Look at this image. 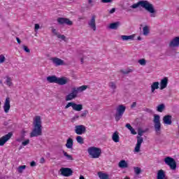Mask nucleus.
<instances>
[{
	"mask_svg": "<svg viewBox=\"0 0 179 179\" xmlns=\"http://www.w3.org/2000/svg\"><path fill=\"white\" fill-rule=\"evenodd\" d=\"M137 40H138L139 41H141L142 40V38L141 36H138L137 37Z\"/></svg>",
	"mask_w": 179,
	"mask_h": 179,
	"instance_id": "61",
	"label": "nucleus"
},
{
	"mask_svg": "<svg viewBox=\"0 0 179 179\" xmlns=\"http://www.w3.org/2000/svg\"><path fill=\"white\" fill-rule=\"evenodd\" d=\"M120 26H121V22L120 21H117L110 23L109 24V29H110L111 30H117L118 27H120Z\"/></svg>",
	"mask_w": 179,
	"mask_h": 179,
	"instance_id": "22",
	"label": "nucleus"
},
{
	"mask_svg": "<svg viewBox=\"0 0 179 179\" xmlns=\"http://www.w3.org/2000/svg\"><path fill=\"white\" fill-rule=\"evenodd\" d=\"M69 107H72L74 111H82L83 110V104H77L75 102H69L64 107L65 110L69 108Z\"/></svg>",
	"mask_w": 179,
	"mask_h": 179,
	"instance_id": "7",
	"label": "nucleus"
},
{
	"mask_svg": "<svg viewBox=\"0 0 179 179\" xmlns=\"http://www.w3.org/2000/svg\"><path fill=\"white\" fill-rule=\"evenodd\" d=\"M138 64H140V65H146V60L145 59H141L138 60Z\"/></svg>",
	"mask_w": 179,
	"mask_h": 179,
	"instance_id": "45",
	"label": "nucleus"
},
{
	"mask_svg": "<svg viewBox=\"0 0 179 179\" xmlns=\"http://www.w3.org/2000/svg\"><path fill=\"white\" fill-rule=\"evenodd\" d=\"M87 152L92 159H99L101 156V149L97 147H90Z\"/></svg>",
	"mask_w": 179,
	"mask_h": 179,
	"instance_id": "3",
	"label": "nucleus"
},
{
	"mask_svg": "<svg viewBox=\"0 0 179 179\" xmlns=\"http://www.w3.org/2000/svg\"><path fill=\"white\" fill-rule=\"evenodd\" d=\"M16 40L18 44H20V43H22V41H20V38H19V37H17Z\"/></svg>",
	"mask_w": 179,
	"mask_h": 179,
	"instance_id": "60",
	"label": "nucleus"
},
{
	"mask_svg": "<svg viewBox=\"0 0 179 179\" xmlns=\"http://www.w3.org/2000/svg\"><path fill=\"white\" fill-rule=\"evenodd\" d=\"M112 140L113 141V142H115V143H118V142H120V135L118 131H115L113 134Z\"/></svg>",
	"mask_w": 179,
	"mask_h": 179,
	"instance_id": "25",
	"label": "nucleus"
},
{
	"mask_svg": "<svg viewBox=\"0 0 179 179\" xmlns=\"http://www.w3.org/2000/svg\"><path fill=\"white\" fill-rule=\"evenodd\" d=\"M57 38H61L63 41H66V36H65V35H61L59 34V35H57Z\"/></svg>",
	"mask_w": 179,
	"mask_h": 179,
	"instance_id": "41",
	"label": "nucleus"
},
{
	"mask_svg": "<svg viewBox=\"0 0 179 179\" xmlns=\"http://www.w3.org/2000/svg\"><path fill=\"white\" fill-rule=\"evenodd\" d=\"M134 171L136 174V176H139L142 173V169L139 168L138 166H134Z\"/></svg>",
	"mask_w": 179,
	"mask_h": 179,
	"instance_id": "33",
	"label": "nucleus"
},
{
	"mask_svg": "<svg viewBox=\"0 0 179 179\" xmlns=\"http://www.w3.org/2000/svg\"><path fill=\"white\" fill-rule=\"evenodd\" d=\"M27 133V131H26L24 129H22L21 131V136L22 138H24V136H26V134Z\"/></svg>",
	"mask_w": 179,
	"mask_h": 179,
	"instance_id": "48",
	"label": "nucleus"
},
{
	"mask_svg": "<svg viewBox=\"0 0 179 179\" xmlns=\"http://www.w3.org/2000/svg\"><path fill=\"white\" fill-rule=\"evenodd\" d=\"M89 114V110H84L80 115L81 118H86V116Z\"/></svg>",
	"mask_w": 179,
	"mask_h": 179,
	"instance_id": "37",
	"label": "nucleus"
},
{
	"mask_svg": "<svg viewBox=\"0 0 179 179\" xmlns=\"http://www.w3.org/2000/svg\"><path fill=\"white\" fill-rule=\"evenodd\" d=\"M80 179H85V177L83 176H80Z\"/></svg>",
	"mask_w": 179,
	"mask_h": 179,
	"instance_id": "62",
	"label": "nucleus"
},
{
	"mask_svg": "<svg viewBox=\"0 0 179 179\" xmlns=\"http://www.w3.org/2000/svg\"><path fill=\"white\" fill-rule=\"evenodd\" d=\"M76 141H77L78 143H80V145H83V143H85V141L83 139V137H82L80 136H78L76 137Z\"/></svg>",
	"mask_w": 179,
	"mask_h": 179,
	"instance_id": "34",
	"label": "nucleus"
},
{
	"mask_svg": "<svg viewBox=\"0 0 179 179\" xmlns=\"http://www.w3.org/2000/svg\"><path fill=\"white\" fill-rule=\"evenodd\" d=\"M136 139L137 143L134 148V152H136V153H139L141 152V146H142V143H143V138L141 136H137Z\"/></svg>",
	"mask_w": 179,
	"mask_h": 179,
	"instance_id": "12",
	"label": "nucleus"
},
{
	"mask_svg": "<svg viewBox=\"0 0 179 179\" xmlns=\"http://www.w3.org/2000/svg\"><path fill=\"white\" fill-rule=\"evenodd\" d=\"M30 166H31V167H36V162H34V161L31 162Z\"/></svg>",
	"mask_w": 179,
	"mask_h": 179,
	"instance_id": "54",
	"label": "nucleus"
},
{
	"mask_svg": "<svg viewBox=\"0 0 179 179\" xmlns=\"http://www.w3.org/2000/svg\"><path fill=\"white\" fill-rule=\"evenodd\" d=\"M4 113H9V110H10V99L9 97L6 99L4 106H3Z\"/></svg>",
	"mask_w": 179,
	"mask_h": 179,
	"instance_id": "14",
	"label": "nucleus"
},
{
	"mask_svg": "<svg viewBox=\"0 0 179 179\" xmlns=\"http://www.w3.org/2000/svg\"><path fill=\"white\" fill-rule=\"evenodd\" d=\"M120 72L124 75H128V73H131V72H132V69L121 70Z\"/></svg>",
	"mask_w": 179,
	"mask_h": 179,
	"instance_id": "39",
	"label": "nucleus"
},
{
	"mask_svg": "<svg viewBox=\"0 0 179 179\" xmlns=\"http://www.w3.org/2000/svg\"><path fill=\"white\" fill-rule=\"evenodd\" d=\"M62 153H63L64 157H66V160H71V162L73 161V157H72V155L68 154V152H65V150H62Z\"/></svg>",
	"mask_w": 179,
	"mask_h": 179,
	"instance_id": "30",
	"label": "nucleus"
},
{
	"mask_svg": "<svg viewBox=\"0 0 179 179\" xmlns=\"http://www.w3.org/2000/svg\"><path fill=\"white\" fill-rule=\"evenodd\" d=\"M6 60V58H5V56L3 55H0V64H3L5 61Z\"/></svg>",
	"mask_w": 179,
	"mask_h": 179,
	"instance_id": "42",
	"label": "nucleus"
},
{
	"mask_svg": "<svg viewBox=\"0 0 179 179\" xmlns=\"http://www.w3.org/2000/svg\"><path fill=\"white\" fill-rule=\"evenodd\" d=\"M126 128H127V129H129V131L133 128L132 126H131V124L127 123L125 125Z\"/></svg>",
	"mask_w": 179,
	"mask_h": 179,
	"instance_id": "51",
	"label": "nucleus"
},
{
	"mask_svg": "<svg viewBox=\"0 0 179 179\" xmlns=\"http://www.w3.org/2000/svg\"><path fill=\"white\" fill-rule=\"evenodd\" d=\"M167 85H169V78L167 77H165L162 80H161L160 90H163L164 89H166V87H167Z\"/></svg>",
	"mask_w": 179,
	"mask_h": 179,
	"instance_id": "17",
	"label": "nucleus"
},
{
	"mask_svg": "<svg viewBox=\"0 0 179 179\" xmlns=\"http://www.w3.org/2000/svg\"><path fill=\"white\" fill-rule=\"evenodd\" d=\"M149 33H150V31L149 30V27L145 25L143 28V36H148V34H149Z\"/></svg>",
	"mask_w": 179,
	"mask_h": 179,
	"instance_id": "31",
	"label": "nucleus"
},
{
	"mask_svg": "<svg viewBox=\"0 0 179 179\" xmlns=\"http://www.w3.org/2000/svg\"><path fill=\"white\" fill-rule=\"evenodd\" d=\"M40 163H41L42 164H43V163H45V159H44V157L41 158Z\"/></svg>",
	"mask_w": 179,
	"mask_h": 179,
	"instance_id": "59",
	"label": "nucleus"
},
{
	"mask_svg": "<svg viewBox=\"0 0 179 179\" xmlns=\"http://www.w3.org/2000/svg\"><path fill=\"white\" fill-rule=\"evenodd\" d=\"M130 131L132 135H136V131H135V129H134V127H131V129H130Z\"/></svg>",
	"mask_w": 179,
	"mask_h": 179,
	"instance_id": "52",
	"label": "nucleus"
},
{
	"mask_svg": "<svg viewBox=\"0 0 179 179\" xmlns=\"http://www.w3.org/2000/svg\"><path fill=\"white\" fill-rule=\"evenodd\" d=\"M66 148H67V149H72V148H73V139L69 138L66 140Z\"/></svg>",
	"mask_w": 179,
	"mask_h": 179,
	"instance_id": "26",
	"label": "nucleus"
},
{
	"mask_svg": "<svg viewBox=\"0 0 179 179\" xmlns=\"http://www.w3.org/2000/svg\"><path fill=\"white\" fill-rule=\"evenodd\" d=\"M114 0H101L102 3H111Z\"/></svg>",
	"mask_w": 179,
	"mask_h": 179,
	"instance_id": "47",
	"label": "nucleus"
},
{
	"mask_svg": "<svg viewBox=\"0 0 179 179\" xmlns=\"http://www.w3.org/2000/svg\"><path fill=\"white\" fill-rule=\"evenodd\" d=\"M130 8L131 9H138V8H143V9L146 10L147 12L150 13L151 17H156V13H157L153 4L150 3V2L146 0H140L137 3L130 6Z\"/></svg>",
	"mask_w": 179,
	"mask_h": 179,
	"instance_id": "1",
	"label": "nucleus"
},
{
	"mask_svg": "<svg viewBox=\"0 0 179 179\" xmlns=\"http://www.w3.org/2000/svg\"><path fill=\"white\" fill-rule=\"evenodd\" d=\"M136 107V102H133L131 105V108H135Z\"/></svg>",
	"mask_w": 179,
	"mask_h": 179,
	"instance_id": "56",
	"label": "nucleus"
},
{
	"mask_svg": "<svg viewBox=\"0 0 179 179\" xmlns=\"http://www.w3.org/2000/svg\"><path fill=\"white\" fill-rule=\"evenodd\" d=\"M172 118L173 117L170 115H166L164 116L163 117L164 124L166 125H171V124H173V121L171 120Z\"/></svg>",
	"mask_w": 179,
	"mask_h": 179,
	"instance_id": "15",
	"label": "nucleus"
},
{
	"mask_svg": "<svg viewBox=\"0 0 179 179\" xmlns=\"http://www.w3.org/2000/svg\"><path fill=\"white\" fill-rule=\"evenodd\" d=\"M34 125V129L30 134V137L41 136V135H43V126H41V117L40 116L36 117Z\"/></svg>",
	"mask_w": 179,
	"mask_h": 179,
	"instance_id": "2",
	"label": "nucleus"
},
{
	"mask_svg": "<svg viewBox=\"0 0 179 179\" xmlns=\"http://www.w3.org/2000/svg\"><path fill=\"white\" fill-rule=\"evenodd\" d=\"M68 83V78L66 77H62L57 78V85L60 86H64Z\"/></svg>",
	"mask_w": 179,
	"mask_h": 179,
	"instance_id": "21",
	"label": "nucleus"
},
{
	"mask_svg": "<svg viewBox=\"0 0 179 179\" xmlns=\"http://www.w3.org/2000/svg\"><path fill=\"white\" fill-rule=\"evenodd\" d=\"M169 47H179V36L175 37L169 43Z\"/></svg>",
	"mask_w": 179,
	"mask_h": 179,
	"instance_id": "20",
	"label": "nucleus"
},
{
	"mask_svg": "<svg viewBox=\"0 0 179 179\" xmlns=\"http://www.w3.org/2000/svg\"><path fill=\"white\" fill-rule=\"evenodd\" d=\"M22 141H24V137H22V136H20V138L16 139L17 142H22Z\"/></svg>",
	"mask_w": 179,
	"mask_h": 179,
	"instance_id": "50",
	"label": "nucleus"
},
{
	"mask_svg": "<svg viewBox=\"0 0 179 179\" xmlns=\"http://www.w3.org/2000/svg\"><path fill=\"white\" fill-rule=\"evenodd\" d=\"M29 143H30V140L27 139L24 141H22V146H27V145H29Z\"/></svg>",
	"mask_w": 179,
	"mask_h": 179,
	"instance_id": "44",
	"label": "nucleus"
},
{
	"mask_svg": "<svg viewBox=\"0 0 179 179\" xmlns=\"http://www.w3.org/2000/svg\"><path fill=\"white\" fill-rule=\"evenodd\" d=\"M38 29H40V24H35V27H34L35 31H37V30H38Z\"/></svg>",
	"mask_w": 179,
	"mask_h": 179,
	"instance_id": "53",
	"label": "nucleus"
},
{
	"mask_svg": "<svg viewBox=\"0 0 179 179\" xmlns=\"http://www.w3.org/2000/svg\"><path fill=\"white\" fill-rule=\"evenodd\" d=\"M75 128V132L76 134H77V135H82L83 134H86V127H85V125H77Z\"/></svg>",
	"mask_w": 179,
	"mask_h": 179,
	"instance_id": "13",
	"label": "nucleus"
},
{
	"mask_svg": "<svg viewBox=\"0 0 179 179\" xmlns=\"http://www.w3.org/2000/svg\"><path fill=\"white\" fill-rule=\"evenodd\" d=\"M46 79L49 83H58V77L56 76H49Z\"/></svg>",
	"mask_w": 179,
	"mask_h": 179,
	"instance_id": "23",
	"label": "nucleus"
},
{
	"mask_svg": "<svg viewBox=\"0 0 179 179\" xmlns=\"http://www.w3.org/2000/svg\"><path fill=\"white\" fill-rule=\"evenodd\" d=\"M145 132H146V131L143 130L142 129L139 128L138 130V135L137 136H140L142 137L143 136V134H145Z\"/></svg>",
	"mask_w": 179,
	"mask_h": 179,
	"instance_id": "36",
	"label": "nucleus"
},
{
	"mask_svg": "<svg viewBox=\"0 0 179 179\" xmlns=\"http://www.w3.org/2000/svg\"><path fill=\"white\" fill-rule=\"evenodd\" d=\"M115 12V8H113L110 11L109 13L113 14Z\"/></svg>",
	"mask_w": 179,
	"mask_h": 179,
	"instance_id": "57",
	"label": "nucleus"
},
{
	"mask_svg": "<svg viewBox=\"0 0 179 179\" xmlns=\"http://www.w3.org/2000/svg\"><path fill=\"white\" fill-rule=\"evenodd\" d=\"M164 110H166V105L164 103H161L157 106V111L158 113H163Z\"/></svg>",
	"mask_w": 179,
	"mask_h": 179,
	"instance_id": "28",
	"label": "nucleus"
},
{
	"mask_svg": "<svg viewBox=\"0 0 179 179\" xmlns=\"http://www.w3.org/2000/svg\"><path fill=\"white\" fill-rule=\"evenodd\" d=\"M76 97H78V91L76 90V87H73L71 92L66 96L65 100L66 101H71V100H73Z\"/></svg>",
	"mask_w": 179,
	"mask_h": 179,
	"instance_id": "9",
	"label": "nucleus"
},
{
	"mask_svg": "<svg viewBox=\"0 0 179 179\" xmlns=\"http://www.w3.org/2000/svg\"><path fill=\"white\" fill-rule=\"evenodd\" d=\"M125 110H127V106L124 105H119L117 107L116 113L115 114V119L117 122H118V121L122 118V115H124Z\"/></svg>",
	"mask_w": 179,
	"mask_h": 179,
	"instance_id": "5",
	"label": "nucleus"
},
{
	"mask_svg": "<svg viewBox=\"0 0 179 179\" xmlns=\"http://www.w3.org/2000/svg\"><path fill=\"white\" fill-rule=\"evenodd\" d=\"M12 80L10 79V78L8 77L6 82L7 83V86H12L13 83H12Z\"/></svg>",
	"mask_w": 179,
	"mask_h": 179,
	"instance_id": "40",
	"label": "nucleus"
},
{
	"mask_svg": "<svg viewBox=\"0 0 179 179\" xmlns=\"http://www.w3.org/2000/svg\"><path fill=\"white\" fill-rule=\"evenodd\" d=\"M109 87L110 89H113V90H115V89H117V85L113 82L109 83Z\"/></svg>",
	"mask_w": 179,
	"mask_h": 179,
	"instance_id": "38",
	"label": "nucleus"
},
{
	"mask_svg": "<svg viewBox=\"0 0 179 179\" xmlns=\"http://www.w3.org/2000/svg\"><path fill=\"white\" fill-rule=\"evenodd\" d=\"M52 33H53V34H55V36H57V37H58L59 34L58 32H57V29H52Z\"/></svg>",
	"mask_w": 179,
	"mask_h": 179,
	"instance_id": "49",
	"label": "nucleus"
},
{
	"mask_svg": "<svg viewBox=\"0 0 179 179\" xmlns=\"http://www.w3.org/2000/svg\"><path fill=\"white\" fill-rule=\"evenodd\" d=\"M18 173L22 174L23 173V170H26V165H22L18 167Z\"/></svg>",
	"mask_w": 179,
	"mask_h": 179,
	"instance_id": "35",
	"label": "nucleus"
},
{
	"mask_svg": "<svg viewBox=\"0 0 179 179\" xmlns=\"http://www.w3.org/2000/svg\"><path fill=\"white\" fill-rule=\"evenodd\" d=\"M157 179H167V178H166V172L163 169H160L157 171Z\"/></svg>",
	"mask_w": 179,
	"mask_h": 179,
	"instance_id": "19",
	"label": "nucleus"
},
{
	"mask_svg": "<svg viewBox=\"0 0 179 179\" xmlns=\"http://www.w3.org/2000/svg\"><path fill=\"white\" fill-rule=\"evenodd\" d=\"M61 176L63 177H71L73 174V171L71 168H64L62 167L60 169Z\"/></svg>",
	"mask_w": 179,
	"mask_h": 179,
	"instance_id": "10",
	"label": "nucleus"
},
{
	"mask_svg": "<svg viewBox=\"0 0 179 179\" xmlns=\"http://www.w3.org/2000/svg\"><path fill=\"white\" fill-rule=\"evenodd\" d=\"M154 128L157 135H160L162 134V123L160 122V115H154Z\"/></svg>",
	"mask_w": 179,
	"mask_h": 179,
	"instance_id": "4",
	"label": "nucleus"
},
{
	"mask_svg": "<svg viewBox=\"0 0 179 179\" xmlns=\"http://www.w3.org/2000/svg\"><path fill=\"white\" fill-rule=\"evenodd\" d=\"M165 164H167L171 169V170H176L177 169V162L176 159L171 157H166L164 159Z\"/></svg>",
	"mask_w": 179,
	"mask_h": 179,
	"instance_id": "6",
	"label": "nucleus"
},
{
	"mask_svg": "<svg viewBox=\"0 0 179 179\" xmlns=\"http://www.w3.org/2000/svg\"><path fill=\"white\" fill-rule=\"evenodd\" d=\"M52 62L53 64H55V66H61V65H64V60H62L58 57L52 58Z\"/></svg>",
	"mask_w": 179,
	"mask_h": 179,
	"instance_id": "16",
	"label": "nucleus"
},
{
	"mask_svg": "<svg viewBox=\"0 0 179 179\" xmlns=\"http://www.w3.org/2000/svg\"><path fill=\"white\" fill-rule=\"evenodd\" d=\"M80 62H81V64H83V58L80 59Z\"/></svg>",
	"mask_w": 179,
	"mask_h": 179,
	"instance_id": "63",
	"label": "nucleus"
},
{
	"mask_svg": "<svg viewBox=\"0 0 179 179\" xmlns=\"http://www.w3.org/2000/svg\"><path fill=\"white\" fill-rule=\"evenodd\" d=\"M144 111H146V113H152V109H149V108H146L145 110H144Z\"/></svg>",
	"mask_w": 179,
	"mask_h": 179,
	"instance_id": "58",
	"label": "nucleus"
},
{
	"mask_svg": "<svg viewBox=\"0 0 179 179\" xmlns=\"http://www.w3.org/2000/svg\"><path fill=\"white\" fill-rule=\"evenodd\" d=\"M10 120H8V121H6L3 122V125L4 127H8V125H9V122H10Z\"/></svg>",
	"mask_w": 179,
	"mask_h": 179,
	"instance_id": "55",
	"label": "nucleus"
},
{
	"mask_svg": "<svg viewBox=\"0 0 179 179\" xmlns=\"http://www.w3.org/2000/svg\"><path fill=\"white\" fill-rule=\"evenodd\" d=\"M22 48L25 52H30V49L27 46L23 45Z\"/></svg>",
	"mask_w": 179,
	"mask_h": 179,
	"instance_id": "46",
	"label": "nucleus"
},
{
	"mask_svg": "<svg viewBox=\"0 0 179 179\" xmlns=\"http://www.w3.org/2000/svg\"><path fill=\"white\" fill-rule=\"evenodd\" d=\"M159 89V82H154L151 85V92L155 93V90Z\"/></svg>",
	"mask_w": 179,
	"mask_h": 179,
	"instance_id": "29",
	"label": "nucleus"
},
{
	"mask_svg": "<svg viewBox=\"0 0 179 179\" xmlns=\"http://www.w3.org/2000/svg\"><path fill=\"white\" fill-rule=\"evenodd\" d=\"M79 118H80V116L78 115H74V117L71 118V122H75V121H76V120H79Z\"/></svg>",
	"mask_w": 179,
	"mask_h": 179,
	"instance_id": "43",
	"label": "nucleus"
},
{
	"mask_svg": "<svg viewBox=\"0 0 179 179\" xmlns=\"http://www.w3.org/2000/svg\"><path fill=\"white\" fill-rule=\"evenodd\" d=\"M57 20L58 24H59L60 26H63V24H66L67 26H72V24H73V22H72L69 18L59 17Z\"/></svg>",
	"mask_w": 179,
	"mask_h": 179,
	"instance_id": "8",
	"label": "nucleus"
},
{
	"mask_svg": "<svg viewBox=\"0 0 179 179\" xmlns=\"http://www.w3.org/2000/svg\"><path fill=\"white\" fill-rule=\"evenodd\" d=\"M118 166L120 169H128V163L125 160H121Z\"/></svg>",
	"mask_w": 179,
	"mask_h": 179,
	"instance_id": "27",
	"label": "nucleus"
},
{
	"mask_svg": "<svg viewBox=\"0 0 179 179\" xmlns=\"http://www.w3.org/2000/svg\"><path fill=\"white\" fill-rule=\"evenodd\" d=\"M121 38L123 41H128L129 40L134 41L135 38V34L127 36V35H122Z\"/></svg>",
	"mask_w": 179,
	"mask_h": 179,
	"instance_id": "24",
	"label": "nucleus"
},
{
	"mask_svg": "<svg viewBox=\"0 0 179 179\" xmlns=\"http://www.w3.org/2000/svg\"><path fill=\"white\" fill-rule=\"evenodd\" d=\"M86 89H87V85H83L79 87H76L77 93H79V92H84V90H86Z\"/></svg>",
	"mask_w": 179,
	"mask_h": 179,
	"instance_id": "32",
	"label": "nucleus"
},
{
	"mask_svg": "<svg viewBox=\"0 0 179 179\" xmlns=\"http://www.w3.org/2000/svg\"><path fill=\"white\" fill-rule=\"evenodd\" d=\"M12 136H13V133L9 132L8 134L0 138V146H3V145H5V143L12 138Z\"/></svg>",
	"mask_w": 179,
	"mask_h": 179,
	"instance_id": "11",
	"label": "nucleus"
},
{
	"mask_svg": "<svg viewBox=\"0 0 179 179\" xmlns=\"http://www.w3.org/2000/svg\"><path fill=\"white\" fill-rule=\"evenodd\" d=\"M88 24L90 27L94 30V31H96V15H92V19L90 20Z\"/></svg>",
	"mask_w": 179,
	"mask_h": 179,
	"instance_id": "18",
	"label": "nucleus"
},
{
	"mask_svg": "<svg viewBox=\"0 0 179 179\" xmlns=\"http://www.w3.org/2000/svg\"><path fill=\"white\" fill-rule=\"evenodd\" d=\"M124 179H131V178L128 176H126Z\"/></svg>",
	"mask_w": 179,
	"mask_h": 179,
	"instance_id": "64",
	"label": "nucleus"
}]
</instances>
